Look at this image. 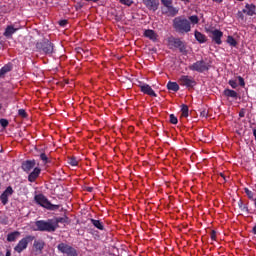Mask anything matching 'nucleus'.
<instances>
[{"instance_id":"1","label":"nucleus","mask_w":256,"mask_h":256,"mask_svg":"<svg viewBox=\"0 0 256 256\" xmlns=\"http://www.w3.org/2000/svg\"><path fill=\"white\" fill-rule=\"evenodd\" d=\"M199 23V16L192 15L188 17L178 16L173 19V29L176 33H189L191 32V25H197Z\"/></svg>"},{"instance_id":"2","label":"nucleus","mask_w":256,"mask_h":256,"mask_svg":"<svg viewBox=\"0 0 256 256\" xmlns=\"http://www.w3.org/2000/svg\"><path fill=\"white\" fill-rule=\"evenodd\" d=\"M55 223L53 219L45 220H38L35 222V227L33 228L34 231H42L46 233H53L55 231Z\"/></svg>"},{"instance_id":"3","label":"nucleus","mask_w":256,"mask_h":256,"mask_svg":"<svg viewBox=\"0 0 256 256\" xmlns=\"http://www.w3.org/2000/svg\"><path fill=\"white\" fill-rule=\"evenodd\" d=\"M34 199H35L36 203L38 205H40L41 207H44V209H49V211H55V209H59V205L51 204V202H49L47 197H45V195H43V194H37L34 197Z\"/></svg>"},{"instance_id":"4","label":"nucleus","mask_w":256,"mask_h":256,"mask_svg":"<svg viewBox=\"0 0 256 256\" xmlns=\"http://www.w3.org/2000/svg\"><path fill=\"white\" fill-rule=\"evenodd\" d=\"M34 239H35V236H31V235H28L22 238L18 242V244L14 247V251H16V253H23V251L27 249L29 243H31V241H33Z\"/></svg>"},{"instance_id":"5","label":"nucleus","mask_w":256,"mask_h":256,"mask_svg":"<svg viewBox=\"0 0 256 256\" xmlns=\"http://www.w3.org/2000/svg\"><path fill=\"white\" fill-rule=\"evenodd\" d=\"M190 71H197L198 73H203L204 71L209 70V66L203 60L197 61L189 66Z\"/></svg>"},{"instance_id":"6","label":"nucleus","mask_w":256,"mask_h":256,"mask_svg":"<svg viewBox=\"0 0 256 256\" xmlns=\"http://www.w3.org/2000/svg\"><path fill=\"white\" fill-rule=\"evenodd\" d=\"M178 83L182 87H187V88L195 87V79L193 78V76L182 75L178 79Z\"/></svg>"},{"instance_id":"7","label":"nucleus","mask_w":256,"mask_h":256,"mask_svg":"<svg viewBox=\"0 0 256 256\" xmlns=\"http://www.w3.org/2000/svg\"><path fill=\"white\" fill-rule=\"evenodd\" d=\"M207 33H211L212 35V41L216 43V45H221L223 41L221 40L223 38V32L219 29H206Z\"/></svg>"},{"instance_id":"8","label":"nucleus","mask_w":256,"mask_h":256,"mask_svg":"<svg viewBox=\"0 0 256 256\" xmlns=\"http://www.w3.org/2000/svg\"><path fill=\"white\" fill-rule=\"evenodd\" d=\"M58 250H60L61 253L67 256H77V250L65 243H60L58 245Z\"/></svg>"},{"instance_id":"9","label":"nucleus","mask_w":256,"mask_h":256,"mask_svg":"<svg viewBox=\"0 0 256 256\" xmlns=\"http://www.w3.org/2000/svg\"><path fill=\"white\" fill-rule=\"evenodd\" d=\"M37 49H42L43 53H53V44L49 40H45L42 43H37Z\"/></svg>"},{"instance_id":"10","label":"nucleus","mask_w":256,"mask_h":256,"mask_svg":"<svg viewBox=\"0 0 256 256\" xmlns=\"http://www.w3.org/2000/svg\"><path fill=\"white\" fill-rule=\"evenodd\" d=\"M19 29H21V27L19 26H15V25H8L3 33L4 37H6L7 39H12L13 35H15V33H17V31H19Z\"/></svg>"},{"instance_id":"11","label":"nucleus","mask_w":256,"mask_h":256,"mask_svg":"<svg viewBox=\"0 0 256 256\" xmlns=\"http://www.w3.org/2000/svg\"><path fill=\"white\" fill-rule=\"evenodd\" d=\"M12 195H13V188L9 186L0 196L1 203L3 205H7V203H9V197H11Z\"/></svg>"},{"instance_id":"12","label":"nucleus","mask_w":256,"mask_h":256,"mask_svg":"<svg viewBox=\"0 0 256 256\" xmlns=\"http://www.w3.org/2000/svg\"><path fill=\"white\" fill-rule=\"evenodd\" d=\"M143 4L150 11H157L159 9V0H143Z\"/></svg>"},{"instance_id":"13","label":"nucleus","mask_w":256,"mask_h":256,"mask_svg":"<svg viewBox=\"0 0 256 256\" xmlns=\"http://www.w3.org/2000/svg\"><path fill=\"white\" fill-rule=\"evenodd\" d=\"M140 91L145 95H149V97H157L155 90L151 88V86H149L148 84L140 85Z\"/></svg>"},{"instance_id":"14","label":"nucleus","mask_w":256,"mask_h":256,"mask_svg":"<svg viewBox=\"0 0 256 256\" xmlns=\"http://www.w3.org/2000/svg\"><path fill=\"white\" fill-rule=\"evenodd\" d=\"M36 162L35 160H28L22 163V169L25 173H31L35 169Z\"/></svg>"},{"instance_id":"15","label":"nucleus","mask_w":256,"mask_h":256,"mask_svg":"<svg viewBox=\"0 0 256 256\" xmlns=\"http://www.w3.org/2000/svg\"><path fill=\"white\" fill-rule=\"evenodd\" d=\"M41 175V168L35 167L33 171L28 176V181L30 183H35L37 181V178Z\"/></svg>"},{"instance_id":"16","label":"nucleus","mask_w":256,"mask_h":256,"mask_svg":"<svg viewBox=\"0 0 256 256\" xmlns=\"http://www.w3.org/2000/svg\"><path fill=\"white\" fill-rule=\"evenodd\" d=\"M243 13L249 17H253V15L256 14V6L253 4H246L245 8L243 9Z\"/></svg>"},{"instance_id":"17","label":"nucleus","mask_w":256,"mask_h":256,"mask_svg":"<svg viewBox=\"0 0 256 256\" xmlns=\"http://www.w3.org/2000/svg\"><path fill=\"white\" fill-rule=\"evenodd\" d=\"M144 37L150 39V41H156L159 35H157L153 30L148 29L144 31Z\"/></svg>"},{"instance_id":"18","label":"nucleus","mask_w":256,"mask_h":256,"mask_svg":"<svg viewBox=\"0 0 256 256\" xmlns=\"http://www.w3.org/2000/svg\"><path fill=\"white\" fill-rule=\"evenodd\" d=\"M194 37L198 43H207V36L197 30L194 32Z\"/></svg>"},{"instance_id":"19","label":"nucleus","mask_w":256,"mask_h":256,"mask_svg":"<svg viewBox=\"0 0 256 256\" xmlns=\"http://www.w3.org/2000/svg\"><path fill=\"white\" fill-rule=\"evenodd\" d=\"M223 95L224 97H227L228 99H237V92L235 90H231V89H225L223 91Z\"/></svg>"},{"instance_id":"20","label":"nucleus","mask_w":256,"mask_h":256,"mask_svg":"<svg viewBox=\"0 0 256 256\" xmlns=\"http://www.w3.org/2000/svg\"><path fill=\"white\" fill-rule=\"evenodd\" d=\"M20 236H21V232L14 231V232L8 234L7 241H9L10 243L13 241H17V239H19Z\"/></svg>"},{"instance_id":"21","label":"nucleus","mask_w":256,"mask_h":256,"mask_svg":"<svg viewBox=\"0 0 256 256\" xmlns=\"http://www.w3.org/2000/svg\"><path fill=\"white\" fill-rule=\"evenodd\" d=\"M69 218L67 217H58L53 219V223H55V231L57 230V227H59V223H68Z\"/></svg>"},{"instance_id":"22","label":"nucleus","mask_w":256,"mask_h":256,"mask_svg":"<svg viewBox=\"0 0 256 256\" xmlns=\"http://www.w3.org/2000/svg\"><path fill=\"white\" fill-rule=\"evenodd\" d=\"M165 13H167L171 17H175V15H177V13H179V10L177 8L173 7V5H172L167 8V11Z\"/></svg>"},{"instance_id":"23","label":"nucleus","mask_w":256,"mask_h":256,"mask_svg":"<svg viewBox=\"0 0 256 256\" xmlns=\"http://www.w3.org/2000/svg\"><path fill=\"white\" fill-rule=\"evenodd\" d=\"M91 223H92V225H94V227H96V229H99L100 231H103L104 226H103V223L101 221L91 219Z\"/></svg>"},{"instance_id":"24","label":"nucleus","mask_w":256,"mask_h":256,"mask_svg":"<svg viewBox=\"0 0 256 256\" xmlns=\"http://www.w3.org/2000/svg\"><path fill=\"white\" fill-rule=\"evenodd\" d=\"M167 88L170 91H179V84L177 82H168Z\"/></svg>"},{"instance_id":"25","label":"nucleus","mask_w":256,"mask_h":256,"mask_svg":"<svg viewBox=\"0 0 256 256\" xmlns=\"http://www.w3.org/2000/svg\"><path fill=\"white\" fill-rule=\"evenodd\" d=\"M34 247L38 251H42V249L45 247V242H43L42 240H36L34 241Z\"/></svg>"},{"instance_id":"26","label":"nucleus","mask_w":256,"mask_h":256,"mask_svg":"<svg viewBox=\"0 0 256 256\" xmlns=\"http://www.w3.org/2000/svg\"><path fill=\"white\" fill-rule=\"evenodd\" d=\"M226 42L231 47H237V40H235V38H233V36H228Z\"/></svg>"},{"instance_id":"27","label":"nucleus","mask_w":256,"mask_h":256,"mask_svg":"<svg viewBox=\"0 0 256 256\" xmlns=\"http://www.w3.org/2000/svg\"><path fill=\"white\" fill-rule=\"evenodd\" d=\"M9 71H11V65H5L0 69V77H3L5 73H9Z\"/></svg>"},{"instance_id":"28","label":"nucleus","mask_w":256,"mask_h":256,"mask_svg":"<svg viewBox=\"0 0 256 256\" xmlns=\"http://www.w3.org/2000/svg\"><path fill=\"white\" fill-rule=\"evenodd\" d=\"M182 116L189 117V107L187 105H182Z\"/></svg>"},{"instance_id":"29","label":"nucleus","mask_w":256,"mask_h":256,"mask_svg":"<svg viewBox=\"0 0 256 256\" xmlns=\"http://www.w3.org/2000/svg\"><path fill=\"white\" fill-rule=\"evenodd\" d=\"M68 163L69 165H72V167H77L79 165V161L74 157L68 158Z\"/></svg>"},{"instance_id":"30","label":"nucleus","mask_w":256,"mask_h":256,"mask_svg":"<svg viewBox=\"0 0 256 256\" xmlns=\"http://www.w3.org/2000/svg\"><path fill=\"white\" fill-rule=\"evenodd\" d=\"M171 43L174 44L175 47H181L182 43L181 40L177 39V38H172L170 40Z\"/></svg>"},{"instance_id":"31","label":"nucleus","mask_w":256,"mask_h":256,"mask_svg":"<svg viewBox=\"0 0 256 256\" xmlns=\"http://www.w3.org/2000/svg\"><path fill=\"white\" fill-rule=\"evenodd\" d=\"M162 5H164V7H166V9H168V7H171L173 5V1L172 0H161Z\"/></svg>"},{"instance_id":"32","label":"nucleus","mask_w":256,"mask_h":256,"mask_svg":"<svg viewBox=\"0 0 256 256\" xmlns=\"http://www.w3.org/2000/svg\"><path fill=\"white\" fill-rule=\"evenodd\" d=\"M122 5H126L127 7H131L133 5V0H119Z\"/></svg>"},{"instance_id":"33","label":"nucleus","mask_w":256,"mask_h":256,"mask_svg":"<svg viewBox=\"0 0 256 256\" xmlns=\"http://www.w3.org/2000/svg\"><path fill=\"white\" fill-rule=\"evenodd\" d=\"M40 159H41V161H43V163H44L45 165H47V163H49V158L47 157V155H46L45 153H42V154L40 155Z\"/></svg>"},{"instance_id":"34","label":"nucleus","mask_w":256,"mask_h":256,"mask_svg":"<svg viewBox=\"0 0 256 256\" xmlns=\"http://www.w3.org/2000/svg\"><path fill=\"white\" fill-rule=\"evenodd\" d=\"M228 85H230L232 89H237V80H229Z\"/></svg>"},{"instance_id":"35","label":"nucleus","mask_w":256,"mask_h":256,"mask_svg":"<svg viewBox=\"0 0 256 256\" xmlns=\"http://www.w3.org/2000/svg\"><path fill=\"white\" fill-rule=\"evenodd\" d=\"M170 123H172V125H177L178 123L177 117L173 114L170 115Z\"/></svg>"},{"instance_id":"36","label":"nucleus","mask_w":256,"mask_h":256,"mask_svg":"<svg viewBox=\"0 0 256 256\" xmlns=\"http://www.w3.org/2000/svg\"><path fill=\"white\" fill-rule=\"evenodd\" d=\"M18 115H20V117L25 118V117H27V112H25L24 109H19L18 110Z\"/></svg>"},{"instance_id":"37","label":"nucleus","mask_w":256,"mask_h":256,"mask_svg":"<svg viewBox=\"0 0 256 256\" xmlns=\"http://www.w3.org/2000/svg\"><path fill=\"white\" fill-rule=\"evenodd\" d=\"M238 81L241 87H245V79H243V77L238 76Z\"/></svg>"},{"instance_id":"38","label":"nucleus","mask_w":256,"mask_h":256,"mask_svg":"<svg viewBox=\"0 0 256 256\" xmlns=\"http://www.w3.org/2000/svg\"><path fill=\"white\" fill-rule=\"evenodd\" d=\"M0 125H2V127H7V125H9V121H7L6 119H1Z\"/></svg>"},{"instance_id":"39","label":"nucleus","mask_w":256,"mask_h":256,"mask_svg":"<svg viewBox=\"0 0 256 256\" xmlns=\"http://www.w3.org/2000/svg\"><path fill=\"white\" fill-rule=\"evenodd\" d=\"M246 195L251 199L253 198V192H251L249 189H246Z\"/></svg>"},{"instance_id":"40","label":"nucleus","mask_w":256,"mask_h":256,"mask_svg":"<svg viewBox=\"0 0 256 256\" xmlns=\"http://www.w3.org/2000/svg\"><path fill=\"white\" fill-rule=\"evenodd\" d=\"M60 25H62V26L67 25V21H65V20L61 21V22H60Z\"/></svg>"},{"instance_id":"41","label":"nucleus","mask_w":256,"mask_h":256,"mask_svg":"<svg viewBox=\"0 0 256 256\" xmlns=\"http://www.w3.org/2000/svg\"><path fill=\"white\" fill-rule=\"evenodd\" d=\"M215 237H216L215 232H213V233L211 234V239H212L213 241H215Z\"/></svg>"},{"instance_id":"42","label":"nucleus","mask_w":256,"mask_h":256,"mask_svg":"<svg viewBox=\"0 0 256 256\" xmlns=\"http://www.w3.org/2000/svg\"><path fill=\"white\" fill-rule=\"evenodd\" d=\"M214 3H223V0H213Z\"/></svg>"},{"instance_id":"43","label":"nucleus","mask_w":256,"mask_h":256,"mask_svg":"<svg viewBox=\"0 0 256 256\" xmlns=\"http://www.w3.org/2000/svg\"><path fill=\"white\" fill-rule=\"evenodd\" d=\"M253 233L256 235V225L253 227Z\"/></svg>"},{"instance_id":"44","label":"nucleus","mask_w":256,"mask_h":256,"mask_svg":"<svg viewBox=\"0 0 256 256\" xmlns=\"http://www.w3.org/2000/svg\"><path fill=\"white\" fill-rule=\"evenodd\" d=\"M180 1H182L183 3H189V0H180Z\"/></svg>"},{"instance_id":"45","label":"nucleus","mask_w":256,"mask_h":256,"mask_svg":"<svg viewBox=\"0 0 256 256\" xmlns=\"http://www.w3.org/2000/svg\"><path fill=\"white\" fill-rule=\"evenodd\" d=\"M85 1H93V3H97L99 0H85Z\"/></svg>"},{"instance_id":"46","label":"nucleus","mask_w":256,"mask_h":256,"mask_svg":"<svg viewBox=\"0 0 256 256\" xmlns=\"http://www.w3.org/2000/svg\"><path fill=\"white\" fill-rule=\"evenodd\" d=\"M1 107H2V106H1V104H0V109H1Z\"/></svg>"}]
</instances>
